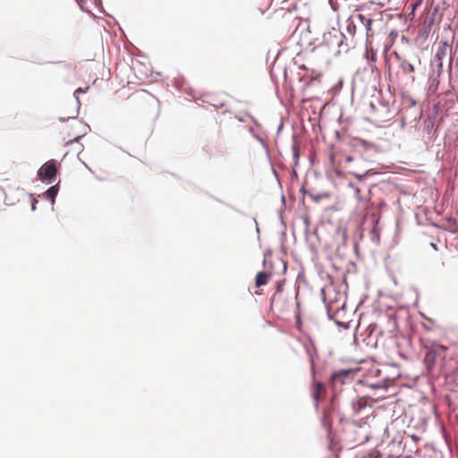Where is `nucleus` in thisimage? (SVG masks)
<instances>
[{"mask_svg": "<svg viewBox=\"0 0 458 458\" xmlns=\"http://www.w3.org/2000/svg\"><path fill=\"white\" fill-rule=\"evenodd\" d=\"M56 174L57 166L56 162L54 159L42 165L38 172V175L41 181H48L49 182L55 179Z\"/></svg>", "mask_w": 458, "mask_h": 458, "instance_id": "nucleus-1", "label": "nucleus"}, {"mask_svg": "<svg viewBox=\"0 0 458 458\" xmlns=\"http://www.w3.org/2000/svg\"><path fill=\"white\" fill-rule=\"evenodd\" d=\"M449 51H451V47L446 41H441L438 44L437 49L434 55V59L437 62V67L439 70L443 68V60L447 55Z\"/></svg>", "mask_w": 458, "mask_h": 458, "instance_id": "nucleus-2", "label": "nucleus"}, {"mask_svg": "<svg viewBox=\"0 0 458 458\" xmlns=\"http://www.w3.org/2000/svg\"><path fill=\"white\" fill-rule=\"evenodd\" d=\"M288 303L284 298L283 294H275L271 298L270 307L273 310L277 312H284L288 309Z\"/></svg>", "mask_w": 458, "mask_h": 458, "instance_id": "nucleus-3", "label": "nucleus"}, {"mask_svg": "<svg viewBox=\"0 0 458 458\" xmlns=\"http://www.w3.org/2000/svg\"><path fill=\"white\" fill-rule=\"evenodd\" d=\"M368 401L369 399L366 396H361L354 399L352 402V409L353 414H358L361 410L366 408V406L368 405Z\"/></svg>", "mask_w": 458, "mask_h": 458, "instance_id": "nucleus-4", "label": "nucleus"}, {"mask_svg": "<svg viewBox=\"0 0 458 458\" xmlns=\"http://www.w3.org/2000/svg\"><path fill=\"white\" fill-rule=\"evenodd\" d=\"M324 393H325V387H324L323 384L320 382H316L314 384V386L312 388V393H311L312 397L316 401V403H318L323 398Z\"/></svg>", "mask_w": 458, "mask_h": 458, "instance_id": "nucleus-5", "label": "nucleus"}, {"mask_svg": "<svg viewBox=\"0 0 458 458\" xmlns=\"http://www.w3.org/2000/svg\"><path fill=\"white\" fill-rule=\"evenodd\" d=\"M271 277V274L267 272H259L255 277V285L260 287L266 285Z\"/></svg>", "mask_w": 458, "mask_h": 458, "instance_id": "nucleus-6", "label": "nucleus"}, {"mask_svg": "<svg viewBox=\"0 0 458 458\" xmlns=\"http://www.w3.org/2000/svg\"><path fill=\"white\" fill-rule=\"evenodd\" d=\"M351 374L350 370H340L331 376L333 383L344 384V377H348Z\"/></svg>", "mask_w": 458, "mask_h": 458, "instance_id": "nucleus-7", "label": "nucleus"}, {"mask_svg": "<svg viewBox=\"0 0 458 458\" xmlns=\"http://www.w3.org/2000/svg\"><path fill=\"white\" fill-rule=\"evenodd\" d=\"M356 18L365 26L367 32L369 33L372 30V19L364 15L363 13H358Z\"/></svg>", "mask_w": 458, "mask_h": 458, "instance_id": "nucleus-8", "label": "nucleus"}, {"mask_svg": "<svg viewBox=\"0 0 458 458\" xmlns=\"http://www.w3.org/2000/svg\"><path fill=\"white\" fill-rule=\"evenodd\" d=\"M58 193V188L56 185L51 186L45 193L47 199H48L52 203L55 202V196Z\"/></svg>", "mask_w": 458, "mask_h": 458, "instance_id": "nucleus-9", "label": "nucleus"}, {"mask_svg": "<svg viewBox=\"0 0 458 458\" xmlns=\"http://www.w3.org/2000/svg\"><path fill=\"white\" fill-rule=\"evenodd\" d=\"M89 89V88H86L85 89H82L81 88H79L77 89L75 91H74V98L77 99V102L80 104V100H79V94L80 93H85L87 90Z\"/></svg>", "mask_w": 458, "mask_h": 458, "instance_id": "nucleus-10", "label": "nucleus"}, {"mask_svg": "<svg viewBox=\"0 0 458 458\" xmlns=\"http://www.w3.org/2000/svg\"><path fill=\"white\" fill-rule=\"evenodd\" d=\"M354 190V192H355V197L358 199H361V196H360V190L358 188V187H353L352 186Z\"/></svg>", "mask_w": 458, "mask_h": 458, "instance_id": "nucleus-11", "label": "nucleus"}, {"mask_svg": "<svg viewBox=\"0 0 458 458\" xmlns=\"http://www.w3.org/2000/svg\"><path fill=\"white\" fill-rule=\"evenodd\" d=\"M404 69L406 72H414V67L411 64H408Z\"/></svg>", "mask_w": 458, "mask_h": 458, "instance_id": "nucleus-12", "label": "nucleus"}, {"mask_svg": "<svg viewBox=\"0 0 458 458\" xmlns=\"http://www.w3.org/2000/svg\"><path fill=\"white\" fill-rule=\"evenodd\" d=\"M37 200L34 199L33 203H32V210H35L36 209V204H37Z\"/></svg>", "mask_w": 458, "mask_h": 458, "instance_id": "nucleus-13", "label": "nucleus"}, {"mask_svg": "<svg viewBox=\"0 0 458 458\" xmlns=\"http://www.w3.org/2000/svg\"><path fill=\"white\" fill-rule=\"evenodd\" d=\"M79 5L82 6V4L85 2V0H76Z\"/></svg>", "mask_w": 458, "mask_h": 458, "instance_id": "nucleus-14", "label": "nucleus"}]
</instances>
